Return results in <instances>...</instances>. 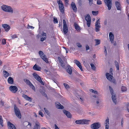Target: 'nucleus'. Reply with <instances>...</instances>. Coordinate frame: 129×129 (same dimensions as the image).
I'll use <instances>...</instances> for the list:
<instances>
[{"instance_id": "obj_44", "label": "nucleus", "mask_w": 129, "mask_h": 129, "mask_svg": "<svg viewBox=\"0 0 129 129\" xmlns=\"http://www.w3.org/2000/svg\"><path fill=\"white\" fill-rule=\"evenodd\" d=\"M104 49L105 50L104 52L105 53L106 56L107 54V51L106 50V48L105 46H104Z\"/></svg>"}, {"instance_id": "obj_7", "label": "nucleus", "mask_w": 129, "mask_h": 129, "mask_svg": "<svg viewBox=\"0 0 129 129\" xmlns=\"http://www.w3.org/2000/svg\"><path fill=\"white\" fill-rule=\"evenodd\" d=\"M15 112L16 116L19 118L21 117V115L19 109L17 108L16 105H14Z\"/></svg>"}, {"instance_id": "obj_29", "label": "nucleus", "mask_w": 129, "mask_h": 129, "mask_svg": "<svg viewBox=\"0 0 129 129\" xmlns=\"http://www.w3.org/2000/svg\"><path fill=\"white\" fill-rule=\"evenodd\" d=\"M116 6L118 10H121V6L120 3L118 2H116L115 3Z\"/></svg>"}, {"instance_id": "obj_25", "label": "nucleus", "mask_w": 129, "mask_h": 129, "mask_svg": "<svg viewBox=\"0 0 129 129\" xmlns=\"http://www.w3.org/2000/svg\"><path fill=\"white\" fill-rule=\"evenodd\" d=\"M109 38L111 42L112 43L114 39V36L111 32L109 34Z\"/></svg>"}, {"instance_id": "obj_15", "label": "nucleus", "mask_w": 129, "mask_h": 129, "mask_svg": "<svg viewBox=\"0 0 129 129\" xmlns=\"http://www.w3.org/2000/svg\"><path fill=\"white\" fill-rule=\"evenodd\" d=\"M74 63H75L77 66L80 68V70L82 71L83 69L82 66L80 63L77 60H74Z\"/></svg>"}, {"instance_id": "obj_37", "label": "nucleus", "mask_w": 129, "mask_h": 129, "mask_svg": "<svg viewBox=\"0 0 129 129\" xmlns=\"http://www.w3.org/2000/svg\"><path fill=\"white\" fill-rule=\"evenodd\" d=\"M127 90L126 87L124 86H123L121 88V90L122 91H125Z\"/></svg>"}, {"instance_id": "obj_21", "label": "nucleus", "mask_w": 129, "mask_h": 129, "mask_svg": "<svg viewBox=\"0 0 129 129\" xmlns=\"http://www.w3.org/2000/svg\"><path fill=\"white\" fill-rule=\"evenodd\" d=\"M56 107L59 109H63L64 107L61 105L59 103L57 102L56 103Z\"/></svg>"}, {"instance_id": "obj_58", "label": "nucleus", "mask_w": 129, "mask_h": 129, "mask_svg": "<svg viewBox=\"0 0 129 129\" xmlns=\"http://www.w3.org/2000/svg\"><path fill=\"white\" fill-rule=\"evenodd\" d=\"M55 129H59L57 126L55 124Z\"/></svg>"}, {"instance_id": "obj_10", "label": "nucleus", "mask_w": 129, "mask_h": 129, "mask_svg": "<svg viewBox=\"0 0 129 129\" xmlns=\"http://www.w3.org/2000/svg\"><path fill=\"white\" fill-rule=\"evenodd\" d=\"M85 20L87 21V24L88 27H89L90 25L91 18L89 14H87L85 17Z\"/></svg>"}, {"instance_id": "obj_3", "label": "nucleus", "mask_w": 129, "mask_h": 129, "mask_svg": "<svg viewBox=\"0 0 129 129\" xmlns=\"http://www.w3.org/2000/svg\"><path fill=\"white\" fill-rule=\"evenodd\" d=\"M89 121V120L83 119L77 120L75 121V123L77 124H88Z\"/></svg>"}, {"instance_id": "obj_28", "label": "nucleus", "mask_w": 129, "mask_h": 129, "mask_svg": "<svg viewBox=\"0 0 129 129\" xmlns=\"http://www.w3.org/2000/svg\"><path fill=\"white\" fill-rule=\"evenodd\" d=\"M68 67L67 70V71L70 74H71L72 72L71 67L69 65H68Z\"/></svg>"}, {"instance_id": "obj_6", "label": "nucleus", "mask_w": 129, "mask_h": 129, "mask_svg": "<svg viewBox=\"0 0 129 129\" xmlns=\"http://www.w3.org/2000/svg\"><path fill=\"white\" fill-rule=\"evenodd\" d=\"M39 54L41 57V58L44 61L48 63V61L47 58L46 56L41 51H40L39 52Z\"/></svg>"}, {"instance_id": "obj_20", "label": "nucleus", "mask_w": 129, "mask_h": 129, "mask_svg": "<svg viewBox=\"0 0 129 129\" xmlns=\"http://www.w3.org/2000/svg\"><path fill=\"white\" fill-rule=\"evenodd\" d=\"M40 125L38 122L37 121L35 122V125L34 126L33 129H40Z\"/></svg>"}, {"instance_id": "obj_42", "label": "nucleus", "mask_w": 129, "mask_h": 129, "mask_svg": "<svg viewBox=\"0 0 129 129\" xmlns=\"http://www.w3.org/2000/svg\"><path fill=\"white\" fill-rule=\"evenodd\" d=\"M30 87L31 88L33 89L34 91H36V89L35 88V87L32 84L30 86Z\"/></svg>"}, {"instance_id": "obj_43", "label": "nucleus", "mask_w": 129, "mask_h": 129, "mask_svg": "<svg viewBox=\"0 0 129 129\" xmlns=\"http://www.w3.org/2000/svg\"><path fill=\"white\" fill-rule=\"evenodd\" d=\"M27 28L28 29H33L34 28V27L31 26H30L29 24L27 25Z\"/></svg>"}, {"instance_id": "obj_12", "label": "nucleus", "mask_w": 129, "mask_h": 129, "mask_svg": "<svg viewBox=\"0 0 129 129\" xmlns=\"http://www.w3.org/2000/svg\"><path fill=\"white\" fill-rule=\"evenodd\" d=\"M100 125L99 123H94L91 125V128L92 129H97L100 127Z\"/></svg>"}, {"instance_id": "obj_51", "label": "nucleus", "mask_w": 129, "mask_h": 129, "mask_svg": "<svg viewBox=\"0 0 129 129\" xmlns=\"http://www.w3.org/2000/svg\"><path fill=\"white\" fill-rule=\"evenodd\" d=\"M17 37V36L15 34H14L12 36V39H14Z\"/></svg>"}, {"instance_id": "obj_32", "label": "nucleus", "mask_w": 129, "mask_h": 129, "mask_svg": "<svg viewBox=\"0 0 129 129\" xmlns=\"http://www.w3.org/2000/svg\"><path fill=\"white\" fill-rule=\"evenodd\" d=\"M0 124L2 126H3L4 124L3 123V120L2 116L0 115Z\"/></svg>"}, {"instance_id": "obj_22", "label": "nucleus", "mask_w": 129, "mask_h": 129, "mask_svg": "<svg viewBox=\"0 0 129 129\" xmlns=\"http://www.w3.org/2000/svg\"><path fill=\"white\" fill-rule=\"evenodd\" d=\"M71 6L72 9L74 12H76L77 11V8L74 2H72V3L71 4Z\"/></svg>"}, {"instance_id": "obj_38", "label": "nucleus", "mask_w": 129, "mask_h": 129, "mask_svg": "<svg viewBox=\"0 0 129 129\" xmlns=\"http://www.w3.org/2000/svg\"><path fill=\"white\" fill-rule=\"evenodd\" d=\"M90 65L92 69L93 70H95L96 69V68L93 64L91 63Z\"/></svg>"}, {"instance_id": "obj_40", "label": "nucleus", "mask_w": 129, "mask_h": 129, "mask_svg": "<svg viewBox=\"0 0 129 129\" xmlns=\"http://www.w3.org/2000/svg\"><path fill=\"white\" fill-rule=\"evenodd\" d=\"M92 13L93 15L96 16L98 14V12L92 11Z\"/></svg>"}, {"instance_id": "obj_5", "label": "nucleus", "mask_w": 129, "mask_h": 129, "mask_svg": "<svg viewBox=\"0 0 129 129\" xmlns=\"http://www.w3.org/2000/svg\"><path fill=\"white\" fill-rule=\"evenodd\" d=\"M63 31L64 34H66L68 31V28L66 21L64 20H63Z\"/></svg>"}, {"instance_id": "obj_23", "label": "nucleus", "mask_w": 129, "mask_h": 129, "mask_svg": "<svg viewBox=\"0 0 129 129\" xmlns=\"http://www.w3.org/2000/svg\"><path fill=\"white\" fill-rule=\"evenodd\" d=\"M22 96L24 99H25L26 100L30 102L31 101L32 99L30 97H28L27 95H25L24 94H23V95Z\"/></svg>"}, {"instance_id": "obj_41", "label": "nucleus", "mask_w": 129, "mask_h": 129, "mask_svg": "<svg viewBox=\"0 0 129 129\" xmlns=\"http://www.w3.org/2000/svg\"><path fill=\"white\" fill-rule=\"evenodd\" d=\"M53 22L54 23H57L58 22V21L57 19L56 18H54Z\"/></svg>"}, {"instance_id": "obj_61", "label": "nucleus", "mask_w": 129, "mask_h": 129, "mask_svg": "<svg viewBox=\"0 0 129 129\" xmlns=\"http://www.w3.org/2000/svg\"><path fill=\"white\" fill-rule=\"evenodd\" d=\"M112 68H111L110 69V73H112Z\"/></svg>"}, {"instance_id": "obj_35", "label": "nucleus", "mask_w": 129, "mask_h": 129, "mask_svg": "<svg viewBox=\"0 0 129 129\" xmlns=\"http://www.w3.org/2000/svg\"><path fill=\"white\" fill-rule=\"evenodd\" d=\"M44 110L45 112V113L48 116H49L50 115V113L49 111L47 110V109L45 108H44Z\"/></svg>"}, {"instance_id": "obj_50", "label": "nucleus", "mask_w": 129, "mask_h": 129, "mask_svg": "<svg viewBox=\"0 0 129 129\" xmlns=\"http://www.w3.org/2000/svg\"><path fill=\"white\" fill-rule=\"evenodd\" d=\"M76 45L77 46L79 47H81L82 46L79 43H77Z\"/></svg>"}, {"instance_id": "obj_17", "label": "nucleus", "mask_w": 129, "mask_h": 129, "mask_svg": "<svg viewBox=\"0 0 129 129\" xmlns=\"http://www.w3.org/2000/svg\"><path fill=\"white\" fill-rule=\"evenodd\" d=\"M8 124L9 129H16L15 126L10 122H8Z\"/></svg>"}, {"instance_id": "obj_47", "label": "nucleus", "mask_w": 129, "mask_h": 129, "mask_svg": "<svg viewBox=\"0 0 129 129\" xmlns=\"http://www.w3.org/2000/svg\"><path fill=\"white\" fill-rule=\"evenodd\" d=\"M89 4L91 5L93 4V0H88Z\"/></svg>"}, {"instance_id": "obj_4", "label": "nucleus", "mask_w": 129, "mask_h": 129, "mask_svg": "<svg viewBox=\"0 0 129 129\" xmlns=\"http://www.w3.org/2000/svg\"><path fill=\"white\" fill-rule=\"evenodd\" d=\"M57 2L59 8L61 12L62 13L64 12V8L62 1L60 0H57Z\"/></svg>"}, {"instance_id": "obj_36", "label": "nucleus", "mask_w": 129, "mask_h": 129, "mask_svg": "<svg viewBox=\"0 0 129 129\" xmlns=\"http://www.w3.org/2000/svg\"><path fill=\"white\" fill-rule=\"evenodd\" d=\"M74 26L75 29L77 30L79 29L80 27L78 25L76 24H75Z\"/></svg>"}, {"instance_id": "obj_31", "label": "nucleus", "mask_w": 129, "mask_h": 129, "mask_svg": "<svg viewBox=\"0 0 129 129\" xmlns=\"http://www.w3.org/2000/svg\"><path fill=\"white\" fill-rule=\"evenodd\" d=\"M3 76L5 78H7L9 76V74L6 71H4L3 72Z\"/></svg>"}, {"instance_id": "obj_53", "label": "nucleus", "mask_w": 129, "mask_h": 129, "mask_svg": "<svg viewBox=\"0 0 129 129\" xmlns=\"http://www.w3.org/2000/svg\"><path fill=\"white\" fill-rule=\"evenodd\" d=\"M86 50H87L89 49V46L87 45H86Z\"/></svg>"}, {"instance_id": "obj_57", "label": "nucleus", "mask_w": 129, "mask_h": 129, "mask_svg": "<svg viewBox=\"0 0 129 129\" xmlns=\"http://www.w3.org/2000/svg\"><path fill=\"white\" fill-rule=\"evenodd\" d=\"M123 119H122L121 121V125L122 127H123Z\"/></svg>"}, {"instance_id": "obj_63", "label": "nucleus", "mask_w": 129, "mask_h": 129, "mask_svg": "<svg viewBox=\"0 0 129 129\" xmlns=\"http://www.w3.org/2000/svg\"><path fill=\"white\" fill-rule=\"evenodd\" d=\"M2 63V61L0 60V66H1Z\"/></svg>"}, {"instance_id": "obj_26", "label": "nucleus", "mask_w": 129, "mask_h": 129, "mask_svg": "<svg viewBox=\"0 0 129 129\" xmlns=\"http://www.w3.org/2000/svg\"><path fill=\"white\" fill-rule=\"evenodd\" d=\"M63 112L64 114L66 115L68 118H70L71 117V115L69 112L65 110H64L63 111Z\"/></svg>"}, {"instance_id": "obj_64", "label": "nucleus", "mask_w": 129, "mask_h": 129, "mask_svg": "<svg viewBox=\"0 0 129 129\" xmlns=\"http://www.w3.org/2000/svg\"><path fill=\"white\" fill-rule=\"evenodd\" d=\"M28 125H30V126H31V123H29V122H28Z\"/></svg>"}, {"instance_id": "obj_2", "label": "nucleus", "mask_w": 129, "mask_h": 129, "mask_svg": "<svg viewBox=\"0 0 129 129\" xmlns=\"http://www.w3.org/2000/svg\"><path fill=\"white\" fill-rule=\"evenodd\" d=\"M109 89L112 95V99L113 101L115 104H116V94H115V93L113 91L112 88L111 87L109 86Z\"/></svg>"}, {"instance_id": "obj_55", "label": "nucleus", "mask_w": 129, "mask_h": 129, "mask_svg": "<svg viewBox=\"0 0 129 129\" xmlns=\"http://www.w3.org/2000/svg\"><path fill=\"white\" fill-rule=\"evenodd\" d=\"M80 99L81 100V101L82 103H83V101H84V98H80Z\"/></svg>"}, {"instance_id": "obj_59", "label": "nucleus", "mask_w": 129, "mask_h": 129, "mask_svg": "<svg viewBox=\"0 0 129 129\" xmlns=\"http://www.w3.org/2000/svg\"><path fill=\"white\" fill-rule=\"evenodd\" d=\"M113 44V45H116V41H113L112 43Z\"/></svg>"}, {"instance_id": "obj_14", "label": "nucleus", "mask_w": 129, "mask_h": 129, "mask_svg": "<svg viewBox=\"0 0 129 129\" xmlns=\"http://www.w3.org/2000/svg\"><path fill=\"white\" fill-rule=\"evenodd\" d=\"M109 119L108 118H107L106 119L104 122V125L105 129H109Z\"/></svg>"}, {"instance_id": "obj_52", "label": "nucleus", "mask_w": 129, "mask_h": 129, "mask_svg": "<svg viewBox=\"0 0 129 129\" xmlns=\"http://www.w3.org/2000/svg\"><path fill=\"white\" fill-rule=\"evenodd\" d=\"M97 4L98 5H100L102 4V2L100 0H98L97 1Z\"/></svg>"}, {"instance_id": "obj_49", "label": "nucleus", "mask_w": 129, "mask_h": 129, "mask_svg": "<svg viewBox=\"0 0 129 129\" xmlns=\"http://www.w3.org/2000/svg\"><path fill=\"white\" fill-rule=\"evenodd\" d=\"M90 92H91L94 93H97V92L95 90H94L93 89H90Z\"/></svg>"}, {"instance_id": "obj_45", "label": "nucleus", "mask_w": 129, "mask_h": 129, "mask_svg": "<svg viewBox=\"0 0 129 129\" xmlns=\"http://www.w3.org/2000/svg\"><path fill=\"white\" fill-rule=\"evenodd\" d=\"M63 85L67 89H68L69 88V86L66 83H64Z\"/></svg>"}, {"instance_id": "obj_39", "label": "nucleus", "mask_w": 129, "mask_h": 129, "mask_svg": "<svg viewBox=\"0 0 129 129\" xmlns=\"http://www.w3.org/2000/svg\"><path fill=\"white\" fill-rule=\"evenodd\" d=\"M95 41H96V45H98L100 44V40L96 39L95 40Z\"/></svg>"}, {"instance_id": "obj_56", "label": "nucleus", "mask_w": 129, "mask_h": 129, "mask_svg": "<svg viewBox=\"0 0 129 129\" xmlns=\"http://www.w3.org/2000/svg\"><path fill=\"white\" fill-rule=\"evenodd\" d=\"M63 48H64V49L66 50V53H68V50H67V49H66V48L64 47H63Z\"/></svg>"}, {"instance_id": "obj_30", "label": "nucleus", "mask_w": 129, "mask_h": 129, "mask_svg": "<svg viewBox=\"0 0 129 129\" xmlns=\"http://www.w3.org/2000/svg\"><path fill=\"white\" fill-rule=\"evenodd\" d=\"M8 81L9 83L12 84L13 83V80L12 78L9 77L8 79Z\"/></svg>"}, {"instance_id": "obj_24", "label": "nucleus", "mask_w": 129, "mask_h": 129, "mask_svg": "<svg viewBox=\"0 0 129 129\" xmlns=\"http://www.w3.org/2000/svg\"><path fill=\"white\" fill-rule=\"evenodd\" d=\"M58 59L59 62L61 64V66L63 68H65V66L64 63L63 62V61L62 60V59L60 57H58Z\"/></svg>"}, {"instance_id": "obj_33", "label": "nucleus", "mask_w": 129, "mask_h": 129, "mask_svg": "<svg viewBox=\"0 0 129 129\" xmlns=\"http://www.w3.org/2000/svg\"><path fill=\"white\" fill-rule=\"evenodd\" d=\"M115 64V66L117 68V70H118L119 69V65L118 62L116 61H114Z\"/></svg>"}, {"instance_id": "obj_27", "label": "nucleus", "mask_w": 129, "mask_h": 129, "mask_svg": "<svg viewBox=\"0 0 129 129\" xmlns=\"http://www.w3.org/2000/svg\"><path fill=\"white\" fill-rule=\"evenodd\" d=\"M33 69L35 70L39 71L41 69V68L36 64L33 67Z\"/></svg>"}, {"instance_id": "obj_46", "label": "nucleus", "mask_w": 129, "mask_h": 129, "mask_svg": "<svg viewBox=\"0 0 129 129\" xmlns=\"http://www.w3.org/2000/svg\"><path fill=\"white\" fill-rule=\"evenodd\" d=\"M6 43V41L5 39H3L2 40V44L3 45L5 44Z\"/></svg>"}, {"instance_id": "obj_54", "label": "nucleus", "mask_w": 129, "mask_h": 129, "mask_svg": "<svg viewBox=\"0 0 129 129\" xmlns=\"http://www.w3.org/2000/svg\"><path fill=\"white\" fill-rule=\"evenodd\" d=\"M78 4L79 5H81L82 4V0H78Z\"/></svg>"}, {"instance_id": "obj_19", "label": "nucleus", "mask_w": 129, "mask_h": 129, "mask_svg": "<svg viewBox=\"0 0 129 129\" xmlns=\"http://www.w3.org/2000/svg\"><path fill=\"white\" fill-rule=\"evenodd\" d=\"M3 27L5 29L6 31H8L10 29V27L8 24H4L2 25Z\"/></svg>"}, {"instance_id": "obj_60", "label": "nucleus", "mask_w": 129, "mask_h": 129, "mask_svg": "<svg viewBox=\"0 0 129 129\" xmlns=\"http://www.w3.org/2000/svg\"><path fill=\"white\" fill-rule=\"evenodd\" d=\"M107 20H105V21H104V24L105 25H106L107 24Z\"/></svg>"}, {"instance_id": "obj_8", "label": "nucleus", "mask_w": 129, "mask_h": 129, "mask_svg": "<svg viewBox=\"0 0 129 129\" xmlns=\"http://www.w3.org/2000/svg\"><path fill=\"white\" fill-rule=\"evenodd\" d=\"M100 22V19H99L97 20L95 23V29L96 32L99 31L100 30V28L101 27Z\"/></svg>"}, {"instance_id": "obj_18", "label": "nucleus", "mask_w": 129, "mask_h": 129, "mask_svg": "<svg viewBox=\"0 0 129 129\" xmlns=\"http://www.w3.org/2000/svg\"><path fill=\"white\" fill-rule=\"evenodd\" d=\"M46 33L43 32L41 36V41H43L46 39Z\"/></svg>"}, {"instance_id": "obj_48", "label": "nucleus", "mask_w": 129, "mask_h": 129, "mask_svg": "<svg viewBox=\"0 0 129 129\" xmlns=\"http://www.w3.org/2000/svg\"><path fill=\"white\" fill-rule=\"evenodd\" d=\"M39 114L41 115L42 117H43L44 116L43 113L40 111H39Z\"/></svg>"}, {"instance_id": "obj_34", "label": "nucleus", "mask_w": 129, "mask_h": 129, "mask_svg": "<svg viewBox=\"0 0 129 129\" xmlns=\"http://www.w3.org/2000/svg\"><path fill=\"white\" fill-rule=\"evenodd\" d=\"M25 81L26 84L28 85L29 86L32 84L28 80L26 79L25 80Z\"/></svg>"}, {"instance_id": "obj_11", "label": "nucleus", "mask_w": 129, "mask_h": 129, "mask_svg": "<svg viewBox=\"0 0 129 129\" xmlns=\"http://www.w3.org/2000/svg\"><path fill=\"white\" fill-rule=\"evenodd\" d=\"M104 1L106 6L108 7V9L110 10L112 5L111 0H104Z\"/></svg>"}, {"instance_id": "obj_13", "label": "nucleus", "mask_w": 129, "mask_h": 129, "mask_svg": "<svg viewBox=\"0 0 129 129\" xmlns=\"http://www.w3.org/2000/svg\"><path fill=\"white\" fill-rule=\"evenodd\" d=\"M9 88L11 91L13 93H15L18 90L17 87L15 86H11Z\"/></svg>"}, {"instance_id": "obj_16", "label": "nucleus", "mask_w": 129, "mask_h": 129, "mask_svg": "<svg viewBox=\"0 0 129 129\" xmlns=\"http://www.w3.org/2000/svg\"><path fill=\"white\" fill-rule=\"evenodd\" d=\"M113 74L111 73V74H110V73H107L106 74V76L107 79L111 81L112 80L113 77Z\"/></svg>"}, {"instance_id": "obj_1", "label": "nucleus", "mask_w": 129, "mask_h": 129, "mask_svg": "<svg viewBox=\"0 0 129 129\" xmlns=\"http://www.w3.org/2000/svg\"><path fill=\"white\" fill-rule=\"evenodd\" d=\"M2 8L5 11L12 13L13 12V9L9 6L3 5L2 6Z\"/></svg>"}, {"instance_id": "obj_9", "label": "nucleus", "mask_w": 129, "mask_h": 129, "mask_svg": "<svg viewBox=\"0 0 129 129\" xmlns=\"http://www.w3.org/2000/svg\"><path fill=\"white\" fill-rule=\"evenodd\" d=\"M34 77L38 81H39L42 85H44V83L42 81L41 79L39 76L35 73H34L33 74Z\"/></svg>"}, {"instance_id": "obj_62", "label": "nucleus", "mask_w": 129, "mask_h": 129, "mask_svg": "<svg viewBox=\"0 0 129 129\" xmlns=\"http://www.w3.org/2000/svg\"><path fill=\"white\" fill-rule=\"evenodd\" d=\"M34 116L35 117H37V115H36V113H34Z\"/></svg>"}]
</instances>
